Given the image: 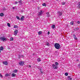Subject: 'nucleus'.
<instances>
[{
	"mask_svg": "<svg viewBox=\"0 0 80 80\" xmlns=\"http://www.w3.org/2000/svg\"><path fill=\"white\" fill-rule=\"evenodd\" d=\"M8 76H9V74L8 73L6 74L5 75V77H8Z\"/></svg>",
	"mask_w": 80,
	"mask_h": 80,
	"instance_id": "b1692460",
	"label": "nucleus"
},
{
	"mask_svg": "<svg viewBox=\"0 0 80 80\" xmlns=\"http://www.w3.org/2000/svg\"><path fill=\"white\" fill-rule=\"evenodd\" d=\"M6 10V9L4 8V9H3L4 10Z\"/></svg>",
	"mask_w": 80,
	"mask_h": 80,
	"instance_id": "37998d69",
	"label": "nucleus"
},
{
	"mask_svg": "<svg viewBox=\"0 0 80 80\" xmlns=\"http://www.w3.org/2000/svg\"><path fill=\"white\" fill-rule=\"evenodd\" d=\"M17 33H18V30H15L14 32V35H17Z\"/></svg>",
	"mask_w": 80,
	"mask_h": 80,
	"instance_id": "423d86ee",
	"label": "nucleus"
},
{
	"mask_svg": "<svg viewBox=\"0 0 80 80\" xmlns=\"http://www.w3.org/2000/svg\"><path fill=\"white\" fill-rule=\"evenodd\" d=\"M10 40L11 41H13V38H10Z\"/></svg>",
	"mask_w": 80,
	"mask_h": 80,
	"instance_id": "a878e982",
	"label": "nucleus"
},
{
	"mask_svg": "<svg viewBox=\"0 0 80 80\" xmlns=\"http://www.w3.org/2000/svg\"><path fill=\"white\" fill-rule=\"evenodd\" d=\"M55 25H52V28H55Z\"/></svg>",
	"mask_w": 80,
	"mask_h": 80,
	"instance_id": "6ab92c4d",
	"label": "nucleus"
},
{
	"mask_svg": "<svg viewBox=\"0 0 80 80\" xmlns=\"http://www.w3.org/2000/svg\"><path fill=\"white\" fill-rule=\"evenodd\" d=\"M70 24L71 25H73V21H72L70 22Z\"/></svg>",
	"mask_w": 80,
	"mask_h": 80,
	"instance_id": "a211bd4d",
	"label": "nucleus"
},
{
	"mask_svg": "<svg viewBox=\"0 0 80 80\" xmlns=\"http://www.w3.org/2000/svg\"><path fill=\"white\" fill-rule=\"evenodd\" d=\"M3 50V48L2 47H0V50Z\"/></svg>",
	"mask_w": 80,
	"mask_h": 80,
	"instance_id": "412c9836",
	"label": "nucleus"
},
{
	"mask_svg": "<svg viewBox=\"0 0 80 80\" xmlns=\"http://www.w3.org/2000/svg\"><path fill=\"white\" fill-rule=\"evenodd\" d=\"M46 45H47V46H50V44H49L48 43L46 44Z\"/></svg>",
	"mask_w": 80,
	"mask_h": 80,
	"instance_id": "c756f323",
	"label": "nucleus"
},
{
	"mask_svg": "<svg viewBox=\"0 0 80 80\" xmlns=\"http://www.w3.org/2000/svg\"><path fill=\"white\" fill-rule=\"evenodd\" d=\"M78 8H80V2H79L78 3Z\"/></svg>",
	"mask_w": 80,
	"mask_h": 80,
	"instance_id": "2eb2a0df",
	"label": "nucleus"
},
{
	"mask_svg": "<svg viewBox=\"0 0 80 80\" xmlns=\"http://www.w3.org/2000/svg\"><path fill=\"white\" fill-rule=\"evenodd\" d=\"M38 62H40L41 61V59H40V58H38Z\"/></svg>",
	"mask_w": 80,
	"mask_h": 80,
	"instance_id": "5701e85b",
	"label": "nucleus"
},
{
	"mask_svg": "<svg viewBox=\"0 0 80 80\" xmlns=\"http://www.w3.org/2000/svg\"><path fill=\"white\" fill-rule=\"evenodd\" d=\"M54 47L56 49H60V45L58 43H55L54 44Z\"/></svg>",
	"mask_w": 80,
	"mask_h": 80,
	"instance_id": "f257e3e1",
	"label": "nucleus"
},
{
	"mask_svg": "<svg viewBox=\"0 0 80 80\" xmlns=\"http://www.w3.org/2000/svg\"><path fill=\"white\" fill-rule=\"evenodd\" d=\"M76 29H77V30H78L79 29V28H76Z\"/></svg>",
	"mask_w": 80,
	"mask_h": 80,
	"instance_id": "58836bf2",
	"label": "nucleus"
},
{
	"mask_svg": "<svg viewBox=\"0 0 80 80\" xmlns=\"http://www.w3.org/2000/svg\"><path fill=\"white\" fill-rule=\"evenodd\" d=\"M62 5H65V2H62Z\"/></svg>",
	"mask_w": 80,
	"mask_h": 80,
	"instance_id": "bb28decb",
	"label": "nucleus"
},
{
	"mask_svg": "<svg viewBox=\"0 0 80 80\" xmlns=\"http://www.w3.org/2000/svg\"><path fill=\"white\" fill-rule=\"evenodd\" d=\"M15 4H17V3H18V2H15Z\"/></svg>",
	"mask_w": 80,
	"mask_h": 80,
	"instance_id": "e433bc0d",
	"label": "nucleus"
},
{
	"mask_svg": "<svg viewBox=\"0 0 80 80\" xmlns=\"http://www.w3.org/2000/svg\"><path fill=\"white\" fill-rule=\"evenodd\" d=\"M0 76L1 78H3V76L2 75L1 73H0Z\"/></svg>",
	"mask_w": 80,
	"mask_h": 80,
	"instance_id": "473e14b6",
	"label": "nucleus"
},
{
	"mask_svg": "<svg viewBox=\"0 0 80 80\" xmlns=\"http://www.w3.org/2000/svg\"><path fill=\"white\" fill-rule=\"evenodd\" d=\"M0 39L3 41V42H5L6 40H7V39L4 37H1Z\"/></svg>",
	"mask_w": 80,
	"mask_h": 80,
	"instance_id": "f03ea898",
	"label": "nucleus"
},
{
	"mask_svg": "<svg viewBox=\"0 0 80 80\" xmlns=\"http://www.w3.org/2000/svg\"><path fill=\"white\" fill-rule=\"evenodd\" d=\"M19 64L20 65H23V64H24V62L22 61L21 62H19Z\"/></svg>",
	"mask_w": 80,
	"mask_h": 80,
	"instance_id": "39448f33",
	"label": "nucleus"
},
{
	"mask_svg": "<svg viewBox=\"0 0 80 80\" xmlns=\"http://www.w3.org/2000/svg\"><path fill=\"white\" fill-rule=\"evenodd\" d=\"M21 57H23V56L21 55L20 56Z\"/></svg>",
	"mask_w": 80,
	"mask_h": 80,
	"instance_id": "4c0bfd02",
	"label": "nucleus"
},
{
	"mask_svg": "<svg viewBox=\"0 0 80 80\" xmlns=\"http://www.w3.org/2000/svg\"><path fill=\"white\" fill-rule=\"evenodd\" d=\"M46 14H47V15H48V12H47V13H46Z\"/></svg>",
	"mask_w": 80,
	"mask_h": 80,
	"instance_id": "a19ab883",
	"label": "nucleus"
},
{
	"mask_svg": "<svg viewBox=\"0 0 80 80\" xmlns=\"http://www.w3.org/2000/svg\"><path fill=\"white\" fill-rule=\"evenodd\" d=\"M18 72V70L15 69L13 71L12 73H17Z\"/></svg>",
	"mask_w": 80,
	"mask_h": 80,
	"instance_id": "9d476101",
	"label": "nucleus"
},
{
	"mask_svg": "<svg viewBox=\"0 0 80 80\" xmlns=\"http://www.w3.org/2000/svg\"><path fill=\"white\" fill-rule=\"evenodd\" d=\"M17 27H18V26L17 25H15L14 26V28H17Z\"/></svg>",
	"mask_w": 80,
	"mask_h": 80,
	"instance_id": "393cba45",
	"label": "nucleus"
},
{
	"mask_svg": "<svg viewBox=\"0 0 80 80\" xmlns=\"http://www.w3.org/2000/svg\"><path fill=\"white\" fill-rule=\"evenodd\" d=\"M73 37L74 38L75 40H78V38H77V37H76V35L75 34H74L73 35Z\"/></svg>",
	"mask_w": 80,
	"mask_h": 80,
	"instance_id": "0eeeda50",
	"label": "nucleus"
},
{
	"mask_svg": "<svg viewBox=\"0 0 80 80\" xmlns=\"http://www.w3.org/2000/svg\"><path fill=\"white\" fill-rule=\"evenodd\" d=\"M78 68H80V65H78Z\"/></svg>",
	"mask_w": 80,
	"mask_h": 80,
	"instance_id": "f704fd0d",
	"label": "nucleus"
},
{
	"mask_svg": "<svg viewBox=\"0 0 80 80\" xmlns=\"http://www.w3.org/2000/svg\"><path fill=\"white\" fill-rule=\"evenodd\" d=\"M16 18L18 20H20V18H19L18 16H17Z\"/></svg>",
	"mask_w": 80,
	"mask_h": 80,
	"instance_id": "cd10ccee",
	"label": "nucleus"
},
{
	"mask_svg": "<svg viewBox=\"0 0 80 80\" xmlns=\"http://www.w3.org/2000/svg\"><path fill=\"white\" fill-rule=\"evenodd\" d=\"M8 49H10V48H8Z\"/></svg>",
	"mask_w": 80,
	"mask_h": 80,
	"instance_id": "c03bdc74",
	"label": "nucleus"
},
{
	"mask_svg": "<svg viewBox=\"0 0 80 80\" xmlns=\"http://www.w3.org/2000/svg\"><path fill=\"white\" fill-rule=\"evenodd\" d=\"M40 71V73H42V74H43V71H42V69H40L39 70Z\"/></svg>",
	"mask_w": 80,
	"mask_h": 80,
	"instance_id": "ddd939ff",
	"label": "nucleus"
},
{
	"mask_svg": "<svg viewBox=\"0 0 80 80\" xmlns=\"http://www.w3.org/2000/svg\"><path fill=\"white\" fill-rule=\"evenodd\" d=\"M12 77H15V76H16V74L14 73H12Z\"/></svg>",
	"mask_w": 80,
	"mask_h": 80,
	"instance_id": "f8f14e48",
	"label": "nucleus"
},
{
	"mask_svg": "<svg viewBox=\"0 0 80 80\" xmlns=\"http://www.w3.org/2000/svg\"><path fill=\"white\" fill-rule=\"evenodd\" d=\"M38 33L39 35H41L42 33V31H39L38 32Z\"/></svg>",
	"mask_w": 80,
	"mask_h": 80,
	"instance_id": "4468645a",
	"label": "nucleus"
},
{
	"mask_svg": "<svg viewBox=\"0 0 80 80\" xmlns=\"http://www.w3.org/2000/svg\"><path fill=\"white\" fill-rule=\"evenodd\" d=\"M58 14H59V15H60V16H61V15H62V12H58Z\"/></svg>",
	"mask_w": 80,
	"mask_h": 80,
	"instance_id": "9b49d317",
	"label": "nucleus"
},
{
	"mask_svg": "<svg viewBox=\"0 0 80 80\" xmlns=\"http://www.w3.org/2000/svg\"><path fill=\"white\" fill-rule=\"evenodd\" d=\"M68 73L66 72L65 73V75L66 76H68Z\"/></svg>",
	"mask_w": 80,
	"mask_h": 80,
	"instance_id": "c85d7f7f",
	"label": "nucleus"
},
{
	"mask_svg": "<svg viewBox=\"0 0 80 80\" xmlns=\"http://www.w3.org/2000/svg\"><path fill=\"white\" fill-rule=\"evenodd\" d=\"M24 17H24V16H22L21 18V20L22 21H23V20H24L23 19L24 18Z\"/></svg>",
	"mask_w": 80,
	"mask_h": 80,
	"instance_id": "1a4fd4ad",
	"label": "nucleus"
},
{
	"mask_svg": "<svg viewBox=\"0 0 80 80\" xmlns=\"http://www.w3.org/2000/svg\"><path fill=\"white\" fill-rule=\"evenodd\" d=\"M2 63L3 65H8V62H7L5 61V62H3Z\"/></svg>",
	"mask_w": 80,
	"mask_h": 80,
	"instance_id": "20e7f679",
	"label": "nucleus"
},
{
	"mask_svg": "<svg viewBox=\"0 0 80 80\" xmlns=\"http://www.w3.org/2000/svg\"><path fill=\"white\" fill-rule=\"evenodd\" d=\"M29 67L30 68H31V66L29 65Z\"/></svg>",
	"mask_w": 80,
	"mask_h": 80,
	"instance_id": "79ce46f5",
	"label": "nucleus"
},
{
	"mask_svg": "<svg viewBox=\"0 0 80 80\" xmlns=\"http://www.w3.org/2000/svg\"><path fill=\"white\" fill-rule=\"evenodd\" d=\"M42 5L44 7H46V6H47V4H46L45 3H43L42 4Z\"/></svg>",
	"mask_w": 80,
	"mask_h": 80,
	"instance_id": "f3484780",
	"label": "nucleus"
},
{
	"mask_svg": "<svg viewBox=\"0 0 80 80\" xmlns=\"http://www.w3.org/2000/svg\"><path fill=\"white\" fill-rule=\"evenodd\" d=\"M12 9H15V7H12Z\"/></svg>",
	"mask_w": 80,
	"mask_h": 80,
	"instance_id": "ea45409f",
	"label": "nucleus"
},
{
	"mask_svg": "<svg viewBox=\"0 0 80 80\" xmlns=\"http://www.w3.org/2000/svg\"><path fill=\"white\" fill-rule=\"evenodd\" d=\"M7 25L8 27H10V24L9 23H7Z\"/></svg>",
	"mask_w": 80,
	"mask_h": 80,
	"instance_id": "7c9ffc66",
	"label": "nucleus"
},
{
	"mask_svg": "<svg viewBox=\"0 0 80 80\" xmlns=\"http://www.w3.org/2000/svg\"><path fill=\"white\" fill-rule=\"evenodd\" d=\"M42 11L41 10L40 12H39L38 13V15H42Z\"/></svg>",
	"mask_w": 80,
	"mask_h": 80,
	"instance_id": "6e6552de",
	"label": "nucleus"
},
{
	"mask_svg": "<svg viewBox=\"0 0 80 80\" xmlns=\"http://www.w3.org/2000/svg\"><path fill=\"white\" fill-rule=\"evenodd\" d=\"M48 35L50 34V32L48 31Z\"/></svg>",
	"mask_w": 80,
	"mask_h": 80,
	"instance_id": "c9c22d12",
	"label": "nucleus"
},
{
	"mask_svg": "<svg viewBox=\"0 0 80 80\" xmlns=\"http://www.w3.org/2000/svg\"><path fill=\"white\" fill-rule=\"evenodd\" d=\"M19 3L20 4L22 3V0H21L20 1H19Z\"/></svg>",
	"mask_w": 80,
	"mask_h": 80,
	"instance_id": "2f4dec72",
	"label": "nucleus"
},
{
	"mask_svg": "<svg viewBox=\"0 0 80 80\" xmlns=\"http://www.w3.org/2000/svg\"><path fill=\"white\" fill-rule=\"evenodd\" d=\"M4 15V14H3V13H1L0 14V16L1 17H2V16H3Z\"/></svg>",
	"mask_w": 80,
	"mask_h": 80,
	"instance_id": "aec40b11",
	"label": "nucleus"
},
{
	"mask_svg": "<svg viewBox=\"0 0 80 80\" xmlns=\"http://www.w3.org/2000/svg\"><path fill=\"white\" fill-rule=\"evenodd\" d=\"M0 53H1V51L0 50Z\"/></svg>",
	"mask_w": 80,
	"mask_h": 80,
	"instance_id": "a18cd8bd",
	"label": "nucleus"
},
{
	"mask_svg": "<svg viewBox=\"0 0 80 80\" xmlns=\"http://www.w3.org/2000/svg\"><path fill=\"white\" fill-rule=\"evenodd\" d=\"M77 23H78V24H80V21H78L77 22Z\"/></svg>",
	"mask_w": 80,
	"mask_h": 80,
	"instance_id": "72a5a7b5",
	"label": "nucleus"
},
{
	"mask_svg": "<svg viewBox=\"0 0 80 80\" xmlns=\"http://www.w3.org/2000/svg\"><path fill=\"white\" fill-rule=\"evenodd\" d=\"M68 80H72V78H70V76H68Z\"/></svg>",
	"mask_w": 80,
	"mask_h": 80,
	"instance_id": "dca6fc26",
	"label": "nucleus"
},
{
	"mask_svg": "<svg viewBox=\"0 0 80 80\" xmlns=\"http://www.w3.org/2000/svg\"><path fill=\"white\" fill-rule=\"evenodd\" d=\"M55 65L56 66H58V63L57 62H56Z\"/></svg>",
	"mask_w": 80,
	"mask_h": 80,
	"instance_id": "4be33fe9",
	"label": "nucleus"
},
{
	"mask_svg": "<svg viewBox=\"0 0 80 80\" xmlns=\"http://www.w3.org/2000/svg\"><path fill=\"white\" fill-rule=\"evenodd\" d=\"M52 68L53 69H57L58 68V66H56L55 64H53L52 65Z\"/></svg>",
	"mask_w": 80,
	"mask_h": 80,
	"instance_id": "7ed1b4c3",
	"label": "nucleus"
}]
</instances>
